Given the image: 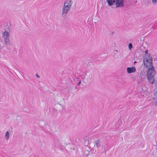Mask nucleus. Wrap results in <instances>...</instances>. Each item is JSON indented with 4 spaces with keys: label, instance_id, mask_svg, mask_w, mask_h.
Listing matches in <instances>:
<instances>
[{
    "label": "nucleus",
    "instance_id": "nucleus-7",
    "mask_svg": "<svg viewBox=\"0 0 157 157\" xmlns=\"http://www.w3.org/2000/svg\"><path fill=\"white\" fill-rule=\"evenodd\" d=\"M94 146L97 148L101 146V142L100 140H95L94 142Z\"/></svg>",
    "mask_w": 157,
    "mask_h": 157
},
{
    "label": "nucleus",
    "instance_id": "nucleus-12",
    "mask_svg": "<svg viewBox=\"0 0 157 157\" xmlns=\"http://www.w3.org/2000/svg\"><path fill=\"white\" fill-rule=\"evenodd\" d=\"M87 82L88 83H90L92 82V79L91 78H89L87 80Z\"/></svg>",
    "mask_w": 157,
    "mask_h": 157
},
{
    "label": "nucleus",
    "instance_id": "nucleus-1",
    "mask_svg": "<svg viewBox=\"0 0 157 157\" xmlns=\"http://www.w3.org/2000/svg\"><path fill=\"white\" fill-rule=\"evenodd\" d=\"M73 2L72 0H65L61 9V16L63 18H66L68 13L70 11Z\"/></svg>",
    "mask_w": 157,
    "mask_h": 157
},
{
    "label": "nucleus",
    "instance_id": "nucleus-5",
    "mask_svg": "<svg viewBox=\"0 0 157 157\" xmlns=\"http://www.w3.org/2000/svg\"><path fill=\"white\" fill-rule=\"evenodd\" d=\"M10 25H6L5 26V30H6L3 32L2 33V36L3 39L10 38V35L9 33L7 31L10 30Z\"/></svg>",
    "mask_w": 157,
    "mask_h": 157
},
{
    "label": "nucleus",
    "instance_id": "nucleus-16",
    "mask_svg": "<svg viewBox=\"0 0 157 157\" xmlns=\"http://www.w3.org/2000/svg\"><path fill=\"white\" fill-rule=\"evenodd\" d=\"M136 63V61H135L134 62V63Z\"/></svg>",
    "mask_w": 157,
    "mask_h": 157
},
{
    "label": "nucleus",
    "instance_id": "nucleus-14",
    "mask_svg": "<svg viewBox=\"0 0 157 157\" xmlns=\"http://www.w3.org/2000/svg\"><path fill=\"white\" fill-rule=\"evenodd\" d=\"M147 52H148V50H147L145 51V54L147 53Z\"/></svg>",
    "mask_w": 157,
    "mask_h": 157
},
{
    "label": "nucleus",
    "instance_id": "nucleus-3",
    "mask_svg": "<svg viewBox=\"0 0 157 157\" xmlns=\"http://www.w3.org/2000/svg\"><path fill=\"white\" fill-rule=\"evenodd\" d=\"M147 77L149 82L151 84H153L155 81L154 76L155 74L154 67L148 69Z\"/></svg>",
    "mask_w": 157,
    "mask_h": 157
},
{
    "label": "nucleus",
    "instance_id": "nucleus-6",
    "mask_svg": "<svg viewBox=\"0 0 157 157\" xmlns=\"http://www.w3.org/2000/svg\"><path fill=\"white\" fill-rule=\"evenodd\" d=\"M127 73L128 74H130L132 73L135 72L136 71V69L134 67H128L127 68Z\"/></svg>",
    "mask_w": 157,
    "mask_h": 157
},
{
    "label": "nucleus",
    "instance_id": "nucleus-2",
    "mask_svg": "<svg viewBox=\"0 0 157 157\" xmlns=\"http://www.w3.org/2000/svg\"><path fill=\"white\" fill-rule=\"evenodd\" d=\"M109 6L115 5L116 8L121 7L124 6V0H106Z\"/></svg>",
    "mask_w": 157,
    "mask_h": 157
},
{
    "label": "nucleus",
    "instance_id": "nucleus-13",
    "mask_svg": "<svg viewBox=\"0 0 157 157\" xmlns=\"http://www.w3.org/2000/svg\"><path fill=\"white\" fill-rule=\"evenodd\" d=\"M81 81L80 80L78 82V85H79L80 84H81Z\"/></svg>",
    "mask_w": 157,
    "mask_h": 157
},
{
    "label": "nucleus",
    "instance_id": "nucleus-15",
    "mask_svg": "<svg viewBox=\"0 0 157 157\" xmlns=\"http://www.w3.org/2000/svg\"><path fill=\"white\" fill-rule=\"evenodd\" d=\"M155 105H157V101L155 102Z\"/></svg>",
    "mask_w": 157,
    "mask_h": 157
},
{
    "label": "nucleus",
    "instance_id": "nucleus-8",
    "mask_svg": "<svg viewBox=\"0 0 157 157\" xmlns=\"http://www.w3.org/2000/svg\"><path fill=\"white\" fill-rule=\"evenodd\" d=\"M3 41L6 45L9 44L10 43V38L3 39Z\"/></svg>",
    "mask_w": 157,
    "mask_h": 157
},
{
    "label": "nucleus",
    "instance_id": "nucleus-17",
    "mask_svg": "<svg viewBox=\"0 0 157 157\" xmlns=\"http://www.w3.org/2000/svg\"><path fill=\"white\" fill-rule=\"evenodd\" d=\"M37 75V77H39V76H38V75Z\"/></svg>",
    "mask_w": 157,
    "mask_h": 157
},
{
    "label": "nucleus",
    "instance_id": "nucleus-11",
    "mask_svg": "<svg viewBox=\"0 0 157 157\" xmlns=\"http://www.w3.org/2000/svg\"><path fill=\"white\" fill-rule=\"evenodd\" d=\"M152 2L154 5H155L157 3V0H152Z\"/></svg>",
    "mask_w": 157,
    "mask_h": 157
},
{
    "label": "nucleus",
    "instance_id": "nucleus-10",
    "mask_svg": "<svg viewBox=\"0 0 157 157\" xmlns=\"http://www.w3.org/2000/svg\"><path fill=\"white\" fill-rule=\"evenodd\" d=\"M128 47L129 50H130L132 47V44L131 43L129 44Z\"/></svg>",
    "mask_w": 157,
    "mask_h": 157
},
{
    "label": "nucleus",
    "instance_id": "nucleus-4",
    "mask_svg": "<svg viewBox=\"0 0 157 157\" xmlns=\"http://www.w3.org/2000/svg\"><path fill=\"white\" fill-rule=\"evenodd\" d=\"M144 66L147 69L153 67L152 63V59L150 55H147L144 59Z\"/></svg>",
    "mask_w": 157,
    "mask_h": 157
},
{
    "label": "nucleus",
    "instance_id": "nucleus-9",
    "mask_svg": "<svg viewBox=\"0 0 157 157\" xmlns=\"http://www.w3.org/2000/svg\"><path fill=\"white\" fill-rule=\"evenodd\" d=\"M9 136L10 135L9 132L7 131L6 133L5 137V138L6 140H9Z\"/></svg>",
    "mask_w": 157,
    "mask_h": 157
}]
</instances>
